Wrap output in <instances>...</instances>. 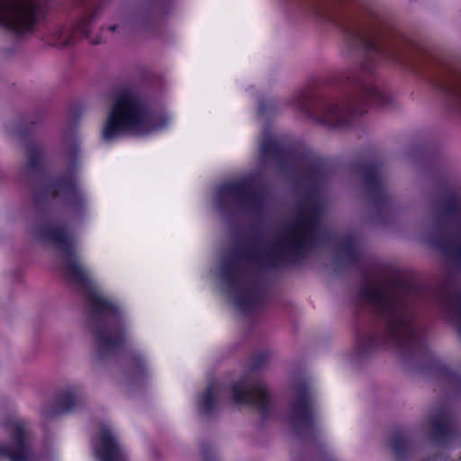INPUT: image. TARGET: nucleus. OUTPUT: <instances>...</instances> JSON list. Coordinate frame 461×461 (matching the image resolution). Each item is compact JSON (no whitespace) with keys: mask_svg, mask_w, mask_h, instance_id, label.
I'll return each mask as SVG.
<instances>
[{"mask_svg":"<svg viewBox=\"0 0 461 461\" xmlns=\"http://www.w3.org/2000/svg\"><path fill=\"white\" fill-rule=\"evenodd\" d=\"M91 41H92L93 43H95V44H99V43H101V42H102V41H101V40H92Z\"/></svg>","mask_w":461,"mask_h":461,"instance_id":"nucleus-25","label":"nucleus"},{"mask_svg":"<svg viewBox=\"0 0 461 461\" xmlns=\"http://www.w3.org/2000/svg\"><path fill=\"white\" fill-rule=\"evenodd\" d=\"M362 296L384 317L386 322V340L399 347L407 346L416 340L411 313L399 291L374 284L363 290Z\"/></svg>","mask_w":461,"mask_h":461,"instance_id":"nucleus-5","label":"nucleus"},{"mask_svg":"<svg viewBox=\"0 0 461 461\" xmlns=\"http://www.w3.org/2000/svg\"><path fill=\"white\" fill-rule=\"evenodd\" d=\"M366 180L369 186H378L380 181L379 176L376 173L369 175L368 176H366Z\"/></svg>","mask_w":461,"mask_h":461,"instance_id":"nucleus-23","label":"nucleus"},{"mask_svg":"<svg viewBox=\"0 0 461 461\" xmlns=\"http://www.w3.org/2000/svg\"><path fill=\"white\" fill-rule=\"evenodd\" d=\"M276 149V143L274 139L271 136H268L267 133L264 136V139L260 142V153L262 157H267V155L274 152Z\"/></svg>","mask_w":461,"mask_h":461,"instance_id":"nucleus-20","label":"nucleus"},{"mask_svg":"<svg viewBox=\"0 0 461 461\" xmlns=\"http://www.w3.org/2000/svg\"><path fill=\"white\" fill-rule=\"evenodd\" d=\"M129 26H130V23L127 19L120 18L117 23L110 25L107 28V31L113 34H115V33L124 34L127 32Z\"/></svg>","mask_w":461,"mask_h":461,"instance_id":"nucleus-21","label":"nucleus"},{"mask_svg":"<svg viewBox=\"0 0 461 461\" xmlns=\"http://www.w3.org/2000/svg\"><path fill=\"white\" fill-rule=\"evenodd\" d=\"M451 92L461 100V80L456 83L452 87Z\"/></svg>","mask_w":461,"mask_h":461,"instance_id":"nucleus-24","label":"nucleus"},{"mask_svg":"<svg viewBox=\"0 0 461 461\" xmlns=\"http://www.w3.org/2000/svg\"><path fill=\"white\" fill-rule=\"evenodd\" d=\"M390 100L384 91L369 83L361 82L357 85V92L346 101L326 100L310 107L307 95L302 91L294 96L293 103L301 112L319 122L339 127L346 125L351 115L364 113L366 103L385 105Z\"/></svg>","mask_w":461,"mask_h":461,"instance_id":"nucleus-3","label":"nucleus"},{"mask_svg":"<svg viewBox=\"0 0 461 461\" xmlns=\"http://www.w3.org/2000/svg\"><path fill=\"white\" fill-rule=\"evenodd\" d=\"M321 212L314 205L302 208L296 219L286 224L275 247L279 256L299 255L319 237Z\"/></svg>","mask_w":461,"mask_h":461,"instance_id":"nucleus-6","label":"nucleus"},{"mask_svg":"<svg viewBox=\"0 0 461 461\" xmlns=\"http://www.w3.org/2000/svg\"><path fill=\"white\" fill-rule=\"evenodd\" d=\"M430 423L435 434L442 435L447 430V424L442 416L433 419Z\"/></svg>","mask_w":461,"mask_h":461,"instance_id":"nucleus-22","label":"nucleus"},{"mask_svg":"<svg viewBox=\"0 0 461 461\" xmlns=\"http://www.w3.org/2000/svg\"><path fill=\"white\" fill-rule=\"evenodd\" d=\"M218 207L239 203L254 209L261 203V197L247 181L225 184L219 187L215 194Z\"/></svg>","mask_w":461,"mask_h":461,"instance_id":"nucleus-11","label":"nucleus"},{"mask_svg":"<svg viewBox=\"0 0 461 461\" xmlns=\"http://www.w3.org/2000/svg\"><path fill=\"white\" fill-rule=\"evenodd\" d=\"M266 252L257 249L221 262L220 276L223 289L241 312L252 310L260 299L261 292L252 276L251 265L264 262Z\"/></svg>","mask_w":461,"mask_h":461,"instance_id":"nucleus-4","label":"nucleus"},{"mask_svg":"<svg viewBox=\"0 0 461 461\" xmlns=\"http://www.w3.org/2000/svg\"><path fill=\"white\" fill-rule=\"evenodd\" d=\"M94 450L100 461H127L123 449L108 425L101 428L94 442Z\"/></svg>","mask_w":461,"mask_h":461,"instance_id":"nucleus-14","label":"nucleus"},{"mask_svg":"<svg viewBox=\"0 0 461 461\" xmlns=\"http://www.w3.org/2000/svg\"><path fill=\"white\" fill-rule=\"evenodd\" d=\"M32 235L37 241L51 245L58 251L66 277L86 291L99 322L96 330V349L99 355L103 357L114 351L124 336L119 308L101 293L89 271L80 263L75 237L66 228L54 225L37 226Z\"/></svg>","mask_w":461,"mask_h":461,"instance_id":"nucleus-1","label":"nucleus"},{"mask_svg":"<svg viewBox=\"0 0 461 461\" xmlns=\"http://www.w3.org/2000/svg\"><path fill=\"white\" fill-rule=\"evenodd\" d=\"M314 411L310 388L306 384H300L294 389L287 419L293 426L305 429L312 425Z\"/></svg>","mask_w":461,"mask_h":461,"instance_id":"nucleus-12","label":"nucleus"},{"mask_svg":"<svg viewBox=\"0 0 461 461\" xmlns=\"http://www.w3.org/2000/svg\"><path fill=\"white\" fill-rule=\"evenodd\" d=\"M221 394L220 386L216 384L208 385L205 392L198 398V407L204 414H209L217 406L218 397Z\"/></svg>","mask_w":461,"mask_h":461,"instance_id":"nucleus-18","label":"nucleus"},{"mask_svg":"<svg viewBox=\"0 0 461 461\" xmlns=\"http://www.w3.org/2000/svg\"><path fill=\"white\" fill-rule=\"evenodd\" d=\"M370 343L378 344V342H377V341H373V340H372V341H370Z\"/></svg>","mask_w":461,"mask_h":461,"instance_id":"nucleus-27","label":"nucleus"},{"mask_svg":"<svg viewBox=\"0 0 461 461\" xmlns=\"http://www.w3.org/2000/svg\"><path fill=\"white\" fill-rule=\"evenodd\" d=\"M354 41L359 46L391 61L398 62L406 54V43L399 37L384 36L378 32H359Z\"/></svg>","mask_w":461,"mask_h":461,"instance_id":"nucleus-8","label":"nucleus"},{"mask_svg":"<svg viewBox=\"0 0 461 461\" xmlns=\"http://www.w3.org/2000/svg\"><path fill=\"white\" fill-rule=\"evenodd\" d=\"M93 19V15H87L81 18L72 29L56 28L50 36L49 43L58 48L72 45L79 37L88 35Z\"/></svg>","mask_w":461,"mask_h":461,"instance_id":"nucleus-15","label":"nucleus"},{"mask_svg":"<svg viewBox=\"0 0 461 461\" xmlns=\"http://www.w3.org/2000/svg\"><path fill=\"white\" fill-rule=\"evenodd\" d=\"M231 393L237 403L251 406L262 416H267L272 409L268 388L261 380L238 383L232 386Z\"/></svg>","mask_w":461,"mask_h":461,"instance_id":"nucleus-10","label":"nucleus"},{"mask_svg":"<svg viewBox=\"0 0 461 461\" xmlns=\"http://www.w3.org/2000/svg\"><path fill=\"white\" fill-rule=\"evenodd\" d=\"M51 193L57 195H63L70 203L81 200V194L77 189L76 181L71 176L55 183L54 185L51 186Z\"/></svg>","mask_w":461,"mask_h":461,"instance_id":"nucleus-17","label":"nucleus"},{"mask_svg":"<svg viewBox=\"0 0 461 461\" xmlns=\"http://www.w3.org/2000/svg\"><path fill=\"white\" fill-rule=\"evenodd\" d=\"M41 158V149L38 147H30L28 149V168L30 170L35 169Z\"/></svg>","mask_w":461,"mask_h":461,"instance_id":"nucleus-19","label":"nucleus"},{"mask_svg":"<svg viewBox=\"0 0 461 461\" xmlns=\"http://www.w3.org/2000/svg\"><path fill=\"white\" fill-rule=\"evenodd\" d=\"M393 449L395 450V452H398V447H397V444L396 442L393 443Z\"/></svg>","mask_w":461,"mask_h":461,"instance_id":"nucleus-26","label":"nucleus"},{"mask_svg":"<svg viewBox=\"0 0 461 461\" xmlns=\"http://www.w3.org/2000/svg\"><path fill=\"white\" fill-rule=\"evenodd\" d=\"M168 122L165 115L149 113L134 91L122 90L113 100L103 129V139L112 141L123 134L145 136L162 130Z\"/></svg>","mask_w":461,"mask_h":461,"instance_id":"nucleus-2","label":"nucleus"},{"mask_svg":"<svg viewBox=\"0 0 461 461\" xmlns=\"http://www.w3.org/2000/svg\"><path fill=\"white\" fill-rule=\"evenodd\" d=\"M446 223L456 225V235L443 237L439 240H435L434 244L446 253L461 258V211L454 198L446 200L438 209V227L441 228Z\"/></svg>","mask_w":461,"mask_h":461,"instance_id":"nucleus-9","label":"nucleus"},{"mask_svg":"<svg viewBox=\"0 0 461 461\" xmlns=\"http://www.w3.org/2000/svg\"><path fill=\"white\" fill-rule=\"evenodd\" d=\"M43 0H0V25L15 33L29 31L42 14Z\"/></svg>","mask_w":461,"mask_h":461,"instance_id":"nucleus-7","label":"nucleus"},{"mask_svg":"<svg viewBox=\"0 0 461 461\" xmlns=\"http://www.w3.org/2000/svg\"><path fill=\"white\" fill-rule=\"evenodd\" d=\"M10 432L12 444L0 447V456H5L11 461H32L29 434L24 424L20 420H14L10 426Z\"/></svg>","mask_w":461,"mask_h":461,"instance_id":"nucleus-13","label":"nucleus"},{"mask_svg":"<svg viewBox=\"0 0 461 461\" xmlns=\"http://www.w3.org/2000/svg\"><path fill=\"white\" fill-rule=\"evenodd\" d=\"M82 396L80 393L76 389H66L60 392L56 400V409L53 412H50L48 410L44 409L43 414L45 416L59 414L64 411H70L74 409L77 404L81 402Z\"/></svg>","mask_w":461,"mask_h":461,"instance_id":"nucleus-16","label":"nucleus"}]
</instances>
